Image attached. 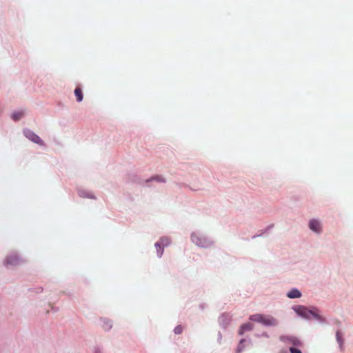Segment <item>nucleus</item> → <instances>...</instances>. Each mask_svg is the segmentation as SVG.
Listing matches in <instances>:
<instances>
[{
    "mask_svg": "<svg viewBox=\"0 0 353 353\" xmlns=\"http://www.w3.org/2000/svg\"><path fill=\"white\" fill-rule=\"evenodd\" d=\"M249 319L252 321L261 323L266 326H274L277 324L276 319L270 315L256 314L251 315Z\"/></svg>",
    "mask_w": 353,
    "mask_h": 353,
    "instance_id": "1",
    "label": "nucleus"
},
{
    "mask_svg": "<svg viewBox=\"0 0 353 353\" xmlns=\"http://www.w3.org/2000/svg\"><path fill=\"white\" fill-rule=\"evenodd\" d=\"M170 241L167 237H162L160 240L155 243V247L159 257H161L163 252V248L170 244Z\"/></svg>",
    "mask_w": 353,
    "mask_h": 353,
    "instance_id": "2",
    "label": "nucleus"
},
{
    "mask_svg": "<svg viewBox=\"0 0 353 353\" xmlns=\"http://www.w3.org/2000/svg\"><path fill=\"white\" fill-rule=\"evenodd\" d=\"M297 313L305 318L309 319L311 316L316 317L317 315L312 310H307L306 307L303 306H300L296 310Z\"/></svg>",
    "mask_w": 353,
    "mask_h": 353,
    "instance_id": "3",
    "label": "nucleus"
},
{
    "mask_svg": "<svg viewBox=\"0 0 353 353\" xmlns=\"http://www.w3.org/2000/svg\"><path fill=\"white\" fill-rule=\"evenodd\" d=\"M26 137L36 143H38L40 145L43 144V141L40 139V137L38 135H37L35 133H34L33 132H31V131L26 132Z\"/></svg>",
    "mask_w": 353,
    "mask_h": 353,
    "instance_id": "4",
    "label": "nucleus"
},
{
    "mask_svg": "<svg viewBox=\"0 0 353 353\" xmlns=\"http://www.w3.org/2000/svg\"><path fill=\"white\" fill-rule=\"evenodd\" d=\"M310 229L316 232H320L321 230V225L319 221L312 219L309 223Z\"/></svg>",
    "mask_w": 353,
    "mask_h": 353,
    "instance_id": "5",
    "label": "nucleus"
},
{
    "mask_svg": "<svg viewBox=\"0 0 353 353\" xmlns=\"http://www.w3.org/2000/svg\"><path fill=\"white\" fill-rule=\"evenodd\" d=\"M19 263V259L17 255L8 256L6 261V265H16Z\"/></svg>",
    "mask_w": 353,
    "mask_h": 353,
    "instance_id": "6",
    "label": "nucleus"
},
{
    "mask_svg": "<svg viewBox=\"0 0 353 353\" xmlns=\"http://www.w3.org/2000/svg\"><path fill=\"white\" fill-rule=\"evenodd\" d=\"M252 328H253V325L251 323H244L241 325L239 330V334L240 335H242V334H243V333L245 331L252 330Z\"/></svg>",
    "mask_w": 353,
    "mask_h": 353,
    "instance_id": "7",
    "label": "nucleus"
},
{
    "mask_svg": "<svg viewBox=\"0 0 353 353\" xmlns=\"http://www.w3.org/2000/svg\"><path fill=\"white\" fill-rule=\"evenodd\" d=\"M280 339H281V341H288L294 345H299V343H300V341L296 338L292 337V336H280Z\"/></svg>",
    "mask_w": 353,
    "mask_h": 353,
    "instance_id": "8",
    "label": "nucleus"
},
{
    "mask_svg": "<svg viewBox=\"0 0 353 353\" xmlns=\"http://www.w3.org/2000/svg\"><path fill=\"white\" fill-rule=\"evenodd\" d=\"M288 297L290 299L299 298L301 296V293L296 289H293L288 292Z\"/></svg>",
    "mask_w": 353,
    "mask_h": 353,
    "instance_id": "9",
    "label": "nucleus"
},
{
    "mask_svg": "<svg viewBox=\"0 0 353 353\" xmlns=\"http://www.w3.org/2000/svg\"><path fill=\"white\" fill-rule=\"evenodd\" d=\"M25 114V112L23 111H17V112H14L12 114V119L14 120V121H18L19 119H21Z\"/></svg>",
    "mask_w": 353,
    "mask_h": 353,
    "instance_id": "10",
    "label": "nucleus"
},
{
    "mask_svg": "<svg viewBox=\"0 0 353 353\" xmlns=\"http://www.w3.org/2000/svg\"><path fill=\"white\" fill-rule=\"evenodd\" d=\"M74 94L77 97V101L78 102H81L83 100V95L82 90L80 88L77 87L75 88Z\"/></svg>",
    "mask_w": 353,
    "mask_h": 353,
    "instance_id": "11",
    "label": "nucleus"
},
{
    "mask_svg": "<svg viewBox=\"0 0 353 353\" xmlns=\"http://www.w3.org/2000/svg\"><path fill=\"white\" fill-rule=\"evenodd\" d=\"M157 181L158 182H161V183H164L165 182V180L161 176H154L150 179H148L146 180V182H149V181Z\"/></svg>",
    "mask_w": 353,
    "mask_h": 353,
    "instance_id": "12",
    "label": "nucleus"
},
{
    "mask_svg": "<svg viewBox=\"0 0 353 353\" xmlns=\"http://www.w3.org/2000/svg\"><path fill=\"white\" fill-rule=\"evenodd\" d=\"M174 332L176 334H180L182 333L183 332V327L181 325H177L174 330Z\"/></svg>",
    "mask_w": 353,
    "mask_h": 353,
    "instance_id": "13",
    "label": "nucleus"
},
{
    "mask_svg": "<svg viewBox=\"0 0 353 353\" xmlns=\"http://www.w3.org/2000/svg\"><path fill=\"white\" fill-rule=\"evenodd\" d=\"M336 336L338 342L341 345L342 344V340H341V332L339 331H337L336 333Z\"/></svg>",
    "mask_w": 353,
    "mask_h": 353,
    "instance_id": "14",
    "label": "nucleus"
},
{
    "mask_svg": "<svg viewBox=\"0 0 353 353\" xmlns=\"http://www.w3.org/2000/svg\"><path fill=\"white\" fill-rule=\"evenodd\" d=\"M290 352L291 353H302L300 350L294 348V347H290Z\"/></svg>",
    "mask_w": 353,
    "mask_h": 353,
    "instance_id": "15",
    "label": "nucleus"
},
{
    "mask_svg": "<svg viewBox=\"0 0 353 353\" xmlns=\"http://www.w3.org/2000/svg\"><path fill=\"white\" fill-rule=\"evenodd\" d=\"M104 323H105L104 328L105 330H109L112 327V325H110L109 321H105Z\"/></svg>",
    "mask_w": 353,
    "mask_h": 353,
    "instance_id": "16",
    "label": "nucleus"
},
{
    "mask_svg": "<svg viewBox=\"0 0 353 353\" xmlns=\"http://www.w3.org/2000/svg\"><path fill=\"white\" fill-rule=\"evenodd\" d=\"M244 341H245V340H244V339H241V341H240V343H243Z\"/></svg>",
    "mask_w": 353,
    "mask_h": 353,
    "instance_id": "17",
    "label": "nucleus"
}]
</instances>
